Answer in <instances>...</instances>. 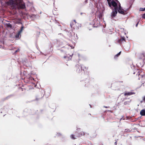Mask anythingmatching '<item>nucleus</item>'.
I'll return each mask as SVG.
<instances>
[{
	"mask_svg": "<svg viewBox=\"0 0 145 145\" xmlns=\"http://www.w3.org/2000/svg\"><path fill=\"white\" fill-rule=\"evenodd\" d=\"M6 4L11 6L12 9L16 8V6L20 9H23L25 8V3L23 0H9L6 2Z\"/></svg>",
	"mask_w": 145,
	"mask_h": 145,
	"instance_id": "obj_1",
	"label": "nucleus"
},
{
	"mask_svg": "<svg viewBox=\"0 0 145 145\" xmlns=\"http://www.w3.org/2000/svg\"><path fill=\"white\" fill-rule=\"evenodd\" d=\"M75 68L76 69V72L78 73H80L82 70V66L78 64L76 65L75 66Z\"/></svg>",
	"mask_w": 145,
	"mask_h": 145,
	"instance_id": "obj_2",
	"label": "nucleus"
},
{
	"mask_svg": "<svg viewBox=\"0 0 145 145\" xmlns=\"http://www.w3.org/2000/svg\"><path fill=\"white\" fill-rule=\"evenodd\" d=\"M24 28V27L22 26L20 31H19L18 33L15 35V37L16 38H18L21 36V33L22 31Z\"/></svg>",
	"mask_w": 145,
	"mask_h": 145,
	"instance_id": "obj_3",
	"label": "nucleus"
},
{
	"mask_svg": "<svg viewBox=\"0 0 145 145\" xmlns=\"http://www.w3.org/2000/svg\"><path fill=\"white\" fill-rule=\"evenodd\" d=\"M112 5L114 7V9H118V5L116 3L114 0L111 1Z\"/></svg>",
	"mask_w": 145,
	"mask_h": 145,
	"instance_id": "obj_4",
	"label": "nucleus"
},
{
	"mask_svg": "<svg viewBox=\"0 0 145 145\" xmlns=\"http://www.w3.org/2000/svg\"><path fill=\"white\" fill-rule=\"evenodd\" d=\"M117 10L118 9H114V10L112 12L111 15L112 17H114L116 16L117 13Z\"/></svg>",
	"mask_w": 145,
	"mask_h": 145,
	"instance_id": "obj_5",
	"label": "nucleus"
},
{
	"mask_svg": "<svg viewBox=\"0 0 145 145\" xmlns=\"http://www.w3.org/2000/svg\"><path fill=\"white\" fill-rule=\"evenodd\" d=\"M125 40L124 37H121V38L119 39L118 40V42L120 44H121L125 42Z\"/></svg>",
	"mask_w": 145,
	"mask_h": 145,
	"instance_id": "obj_6",
	"label": "nucleus"
},
{
	"mask_svg": "<svg viewBox=\"0 0 145 145\" xmlns=\"http://www.w3.org/2000/svg\"><path fill=\"white\" fill-rule=\"evenodd\" d=\"M135 93L134 92H125L124 93V95L125 96H129L133 94H135Z\"/></svg>",
	"mask_w": 145,
	"mask_h": 145,
	"instance_id": "obj_7",
	"label": "nucleus"
},
{
	"mask_svg": "<svg viewBox=\"0 0 145 145\" xmlns=\"http://www.w3.org/2000/svg\"><path fill=\"white\" fill-rule=\"evenodd\" d=\"M82 66V70L84 71V73L87 72V71L88 69V67L84 66L83 65Z\"/></svg>",
	"mask_w": 145,
	"mask_h": 145,
	"instance_id": "obj_8",
	"label": "nucleus"
},
{
	"mask_svg": "<svg viewBox=\"0 0 145 145\" xmlns=\"http://www.w3.org/2000/svg\"><path fill=\"white\" fill-rule=\"evenodd\" d=\"M140 114L142 116H145V110L144 109L142 110L140 112Z\"/></svg>",
	"mask_w": 145,
	"mask_h": 145,
	"instance_id": "obj_9",
	"label": "nucleus"
},
{
	"mask_svg": "<svg viewBox=\"0 0 145 145\" xmlns=\"http://www.w3.org/2000/svg\"><path fill=\"white\" fill-rule=\"evenodd\" d=\"M118 12L119 13L122 14H124V10L122 9L121 8H119V9H118Z\"/></svg>",
	"mask_w": 145,
	"mask_h": 145,
	"instance_id": "obj_10",
	"label": "nucleus"
},
{
	"mask_svg": "<svg viewBox=\"0 0 145 145\" xmlns=\"http://www.w3.org/2000/svg\"><path fill=\"white\" fill-rule=\"evenodd\" d=\"M84 133L83 132H81L80 135L78 133V132H76V137H79L81 135H82V134H84Z\"/></svg>",
	"mask_w": 145,
	"mask_h": 145,
	"instance_id": "obj_11",
	"label": "nucleus"
},
{
	"mask_svg": "<svg viewBox=\"0 0 145 145\" xmlns=\"http://www.w3.org/2000/svg\"><path fill=\"white\" fill-rule=\"evenodd\" d=\"M12 96V95H10L9 96H8L7 97H6L5 98H4L3 99V101H4V100H7L8 99L10 98Z\"/></svg>",
	"mask_w": 145,
	"mask_h": 145,
	"instance_id": "obj_12",
	"label": "nucleus"
},
{
	"mask_svg": "<svg viewBox=\"0 0 145 145\" xmlns=\"http://www.w3.org/2000/svg\"><path fill=\"white\" fill-rule=\"evenodd\" d=\"M43 97V96L41 95V97H39V96H38L36 99V101H38L41 99L42 97Z\"/></svg>",
	"mask_w": 145,
	"mask_h": 145,
	"instance_id": "obj_13",
	"label": "nucleus"
},
{
	"mask_svg": "<svg viewBox=\"0 0 145 145\" xmlns=\"http://www.w3.org/2000/svg\"><path fill=\"white\" fill-rule=\"evenodd\" d=\"M131 102V100L130 101H125V102H124V105H129V103H130Z\"/></svg>",
	"mask_w": 145,
	"mask_h": 145,
	"instance_id": "obj_14",
	"label": "nucleus"
},
{
	"mask_svg": "<svg viewBox=\"0 0 145 145\" xmlns=\"http://www.w3.org/2000/svg\"><path fill=\"white\" fill-rule=\"evenodd\" d=\"M121 53V52H120L118 53L116 55L114 56V58L116 59L120 55Z\"/></svg>",
	"mask_w": 145,
	"mask_h": 145,
	"instance_id": "obj_15",
	"label": "nucleus"
},
{
	"mask_svg": "<svg viewBox=\"0 0 145 145\" xmlns=\"http://www.w3.org/2000/svg\"><path fill=\"white\" fill-rule=\"evenodd\" d=\"M124 132L125 133V132L128 133V132H131V131H130V130L129 129H125Z\"/></svg>",
	"mask_w": 145,
	"mask_h": 145,
	"instance_id": "obj_16",
	"label": "nucleus"
},
{
	"mask_svg": "<svg viewBox=\"0 0 145 145\" xmlns=\"http://www.w3.org/2000/svg\"><path fill=\"white\" fill-rule=\"evenodd\" d=\"M71 137L72 139H75L76 138L75 137L74 135H71Z\"/></svg>",
	"mask_w": 145,
	"mask_h": 145,
	"instance_id": "obj_17",
	"label": "nucleus"
},
{
	"mask_svg": "<svg viewBox=\"0 0 145 145\" xmlns=\"http://www.w3.org/2000/svg\"><path fill=\"white\" fill-rule=\"evenodd\" d=\"M7 27L11 28L12 27V25L10 23H8L7 24Z\"/></svg>",
	"mask_w": 145,
	"mask_h": 145,
	"instance_id": "obj_18",
	"label": "nucleus"
},
{
	"mask_svg": "<svg viewBox=\"0 0 145 145\" xmlns=\"http://www.w3.org/2000/svg\"><path fill=\"white\" fill-rule=\"evenodd\" d=\"M145 10V8H140L139 9V11H144Z\"/></svg>",
	"mask_w": 145,
	"mask_h": 145,
	"instance_id": "obj_19",
	"label": "nucleus"
},
{
	"mask_svg": "<svg viewBox=\"0 0 145 145\" xmlns=\"http://www.w3.org/2000/svg\"><path fill=\"white\" fill-rule=\"evenodd\" d=\"M19 90H20V91H23L24 90H25V88H21V87H20L19 88Z\"/></svg>",
	"mask_w": 145,
	"mask_h": 145,
	"instance_id": "obj_20",
	"label": "nucleus"
},
{
	"mask_svg": "<svg viewBox=\"0 0 145 145\" xmlns=\"http://www.w3.org/2000/svg\"><path fill=\"white\" fill-rule=\"evenodd\" d=\"M108 4L109 6L110 7H111V5H112V4H111V3H110V2H109V1H108Z\"/></svg>",
	"mask_w": 145,
	"mask_h": 145,
	"instance_id": "obj_21",
	"label": "nucleus"
},
{
	"mask_svg": "<svg viewBox=\"0 0 145 145\" xmlns=\"http://www.w3.org/2000/svg\"><path fill=\"white\" fill-rule=\"evenodd\" d=\"M142 17L143 18L145 19V13L143 14Z\"/></svg>",
	"mask_w": 145,
	"mask_h": 145,
	"instance_id": "obj_22",
	"label": "nucleus"
},
{
	"mask_svg": "<svg viewBox=\"0 0 145 145\" xmlns=\"http://www.w3.org/2000/svg\"><path fill=\"white\" fill-rule=\"evenodd\" d=\"M71 25L72 27H73L74 29L75 28V26H74V25H72V24H71Z\"/></svg>",
	"mask_w": 145,
	"mask_h": 145,
	"instance_id": "obj_23",
	"label": "nucleus"
},
{
	"mask_svg": "<svg viewBox=\"0 0 145 145\" xmlns=\"http://www.w3.org/2000/svg\"><path fill=\"white\" fill-rule=\"evenodd\" d=\"M143 101L145 102V96L144 97L143 99Z\"/></svg>",
	"mask_w": 145,
	"mask_h": 145,
	"instance_id": "obj_24",
	"label": "nucleus"
},
{
	"mask_svg": "<svg viewBox=\"0 0 145 145\" xmlns=\"http://www.w3.org/2000/svg\"><path fill=\"white\" fill-rule=\"evenodd\" d=\"M119 8H121V5H120H120H119Z\"/></svg>",
	"mask_w": 145,
	"mask_h": 145,
	"instance_id": "obj_25",
	"label": "nucleus"
},
{
	"mask_svg": "<svg viewBox=\"0 0 145 145\" xmlns=\"http://www.w3.org/2000/svg\"><path fill=\"white\" fill-rule=\"evenodd\" d=\"M104 107H105L106 108H108L109 107V106L108 107V106H104Z\"/></svg>",
	"mask_w": 145,
	"mask_h": 145,
	"instance_id": "obj_26",
	"label": "nucleus"
},
{
	"mask_svg": "<svg viewBox=\"0 0 145 145\" xmlns=\"http://www.w3.org/2000/svg\"><path fill=\"white\" fill-rule=\"evenodd\" d=\"M72 55H73V54H72V55L71 56H70V59H71V58H72Z\"/></svg>",
	"mask_w": 145,
	"mask_h": 145,
	"instance_id": "obj_27",
	"label": "nucleus"
},
{
	"mask_svg": "<svg viewBox=\"0 0 145 145\" xmlns=\"http://www.w3.org/2000/svg\"><path fill=\"white\" fill-rule=\"evenodd\" d=\"M138 24V23H137V24H136V27H137V26Z\"/></svg>",
	"mask_w": 145,
	"mask_h": 145,
	"instance_id": "obj_28",
	"label": "nucleus"
},
{
	"mask_svg": "<svg viewBox=\"0 0 145 145\" xmlns=\"http://www.w3.org/2000/svg\"><path fill=\"white\" fill-rule=\"evenodd\" d=\"M19 51V50H17L16 51H15V52H18V51Z\"/></svg>",
	"mask_w": 145,
	"mask_h": 145,
	"instance_id": "obj_29",
	"label": "nucleus"
},
{
	"mask_svg": "<svg viewBox=\"0 0 145 145\" xmlns=\"http://www.w3.org/2000/svg\"><path fill=\"white\" fill-rule=\"evenodd\" d=\"M67 57L66 56H64V58H66Z\"/></svg>",
	"mask_w": 145,
	"mask_h": 145,
	"instance_id": "obj_30",
	"label": "nucleus"
},
{
	"mask_svg": "<svg viewBox=\"0 0 145 145\" xmlns=\"http://www.w3.org/2000/svg\"><path fill=\"white\" fill-rule=\"evenodd\" d=\"M74 22H75V24H76V21L75 20H74Z\"/></svg>",
	"mask_w": 145,
	"mask_h": 145,
	"instance_id": "obj_31",
	"label": "nucleus"
},
{
	"mask_svg": "<svg viewBox=\"0 0 145 145\" xmlns=\"http://www.w3.org/2000/svg\"><path fill=\"white\" fill-rule=\"evenodd\" d=\"M108 1H111V0H107Z\"/></svg>",
	"mask_w": 145,
	"mask_h": 145,
	"instance_id": "obj_32",
	"label": "nucleus"
},
{
	"mask_svg": "<svg viewBox=\"0 0 145 145\" xmlns=\"http://www.w3.org/2000/svg\"><path fill=\"white\" fill-rule=\"evenodd\" d=\"M101 17V16H99V18H100Z\"/></svg>",
	"mask_w": 145,
	"mask_h": 145,
	"instance_id": "obj_33",
	"label": "nucleus"
},
{
	"mask_svg": "<svg viewBox=\"0 0 145 145\" xmlns=\"http://www.w3.org/2000/svg\"><path fill=\"white\" fill-rule=\"evenodd\" d=\"M122 118H121L120 119V121H121L122 119Z\"/></svg>",
	"mask_w": 145,
	"mask_h": 145,
	"instance_id": "obj_34",
	"label": "nucleus"
},
{
	"mask_svg": "<svg viewBox=\"0 0 145 145\" xmlns=\"http://www.w3.org/2000/svg\"><path fill=\"white\" fill-rule=\"evenodd\" d=\"M46 145H48V144H47Z\"/></svg>",
	"mask_w": 145,
	"mask_h": 145,
	"instance_id": "obj_35",
	"label": "nucleus"
},
{
	"mask_svg": "<svg viewBox=\"0 0 145 145\" xmlns=\"http://www.w3.org/2000/svg\"><path fill=\"white\" fill-rule=\"evenodd\" d=\"M46 145H48V144H47Z\"/></svg>",
	"mask_w": 145,
	"mask_h": 145,
	"instance_id": "obj_36",
	"label": "nucleus"
},
{
	"mask_svg": "<svg viewBox=\"0 0 145 145\" xmlns=\"http://www.w3.org/2000/svg\"><path fill=\"white\" fill-rule=\"evenodd\" d=\"M46 145H48V144H47Z\"/></svg>",
	"mask_w": 145,
	"mask_h": 145,
	"instance_id": "obj_37",
	"label": "nucleus"
},
{
	"mask_svg": "<svg viewBox=\"0 0 145 145\" xmlns=\"http://www.w3.org/2000/svg\"><path fill=\"white\" fill-rule=\"evenodd\" d=\"M101 145H103V144H102Z\"/></svg>",
	"mask_w": 145,
	"mask_h": 145,
	"instance_id": "obj_38",
	"label": "nucleus"
}]
</instances>
